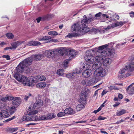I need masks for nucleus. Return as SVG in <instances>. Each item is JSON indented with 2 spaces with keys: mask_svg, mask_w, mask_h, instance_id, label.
Here are the masks:
<instances>
[{
  "mask_svg": "<svg viewBox=\"0 0 134 134\" xmlns=\"http://www.w3.org/2000/svg\"><path fill=\"white\" fill-rule=\"evenodd\" d=\"M95 19L92 18V16L91 14H90L87 17L86 15H84L80 22L77 23L72 26V30L75 32L69 34L66 37L70 38L79 36L85 33L89 32L90 29L89 27H87L88 24Z\"/></svg>",
  "mask_w": 134,
  "mask_h": 134,
  "instance_id": "f257e3e1",
  "label": "nucleus"
},
{
  "mask_svg": "<svg viewBox=\"0 0 134 134\" xmlns=\"http://www.w3.org/2000/svg\"><path fill=\"white\" fill-rule=\"evenodd\" d=\"M107 45L106 44L99 47L98 48V51L95 54V57L93 56L94 58L93 60L94 62L91 65V66H92V69L94 70H96L100 67H99L102 65V62L104 56L111 54V50L110 49H108L106 51L103 50H100L102 48L106 47Z\"/></svg>",
  "mask_w": 134,
  "mask_h": 134,
  "instance_id": "f03ea898",
  "label": "nucleus"
},
{
  "mask_svg": "<svg viewBox=\"0 0 134 134\" xmlns=\"http://www.w3.org/2000/svg\"><path fill=\"white\" fill-rule=\"evenodd\" d=\"M94 58L92 56H90L88 55H86L84 57L86 62L85 65L83 66L84 71L82 73V75L85 77H88L92 74V71L91 70H89V68L93 63Z\"/></svg>",
  "mask_w": 134,
  "mask_h": 134,
  "instance_id": "7ed1b4c3",
  "label": "nucleus"
},
{
  "mask_svg": "<svg viewBox=\"0 0 134 134\" xmlns=\"http://www.w3.org/2000/svg\"><path fill=\"white\" fill-rule=\"evenodd\" d=\"M38 112V111L37 110L31 111L29 112L28 114L23 116L22 117V120L24 121L47 120V115H42L38 118L37 115H35V114Z\"/></svg>",
  "mask_w": 134,
  "mask_h": 134,
  "instance_id": "20e7f679",
  "label": "nucleus"
},
{
  "mask_svg": "<svg viewBox=\"0 0 134 134\" xmlns=\"http://www.w3.org/2000/svg\"><path fill=\"white\" fill-rule=\"evenodd\" d=\"M14 77L18 81L22 82L24 84L29 86H33L34 83L36 82L35 78L32 77L27 78L24 76L20 75L17 72L15 74Z\"/></svg>",
  "mask_w": 134,
  "mask_h": 134,
  "instance_id": "39448f33",
  "label": "nucleus"
},
{
  "mask_svg": "<svg viewBox=\"0 0 134 134\" xmlns=\"http://www.w3.org/2000/svg\"><path fill=\"white\" fill-rule=\"evenodd\" d=\"M31 58H28L19 63L16 68L17 72H22L24 68L31 64Z\"/></svg>",
  "mask_w": 134,
  "mask_h": 134,
  "instance_id": "423d86ee",
  "label": "nucleus"
},
{
  "mask_svg": "<svg viewBox=\"0 0 134 134\" xmlns=\"http://www.w3.org/2000/svg\"><path fill=\"white\" fill-rule=\"evenodd\" d=\"M106 73V71L105 69L99 67L95 70L94 73V75L97 77H100L105 76Z\"/></svg>",
  "mask_w": 134,
  "mask_h": 134,
  "instance_id": "0eeeda50",
  "label": "nucleus"
},
{
  "mask_svg": "<svg viewBox=\"0 0 134 134\" xmlns=\"http://www.w3.org/2000/svg\"><path fill=\"white\" fill-rule=\"evenodd\" d=\"M43 105L42 101L40 99L37 100L34 103L33 107L32 106H29V107L28 110L30 111L34 110L35 108L38 109L40 108Z\"/></svg>",
  "mask_w": 134,
  "mask_h": 134,
  "instance_id": "6e6552de",
  "label": "nucleus"
},
{
  "mask_svg": "<svg viewBox=\"0 0 134 134\" xmlns=\"http://www.w3.org/2000/svg\"><path fill=\"white\" fill-rule=\"evenodd\" d=\"M1 107L3 108L4 110H5V111L8 113L9 116H10L9 113H10L11 114H12L14 112L16 107L14 106L9 108L6 104H4L3 105H2Z\"/></svg>",
  "mask_w": 134,
  "mask_h": 134,
  "instance_id": "1a4fd4ad",
  "label": "nucleus"
},
{
  "mask_svg": "<svg viewBox=\"0 0 134 134\" xmlns=\"http://www.w3.org/2000/svg\"><path fill=\"white\" fill-rule=\"evenodd\" d=\"M126 69L127 73L125 75V77H127L131 75L132 72L134 70V67L131 65H129L126 66Z\"/></svg>",
  "mask_w": 134,
  "mask_h": 134,
  "instance_id": "9d476101",
  "label": "nucleus"
},
{
  "mask_svg": "<svg viewBox=\"0 0 134 134\" xmlns=\"http://www.w3.org/2000/svg\"><path fill=\"white\" fill-rule=\"evenodd\" d=\"M107 46L106 47H105L104 48H102V49H101L100 50H103L104 51H107V49H109V48H108L107 49H105H105H104L105 48H106L108 46V44H107ZM109 49H110L111 50V53L110 55H108L105 56L104 57V58H103L104 59L103 60L102 62V63L104 65H106L108 64H110L111 63V60L110 58H107L106 59H105L104 60H103L104 59V58H105V57L106 56H109V55H111L112 54V51L111 49L110 48H109Z\"/></svg>",
  "mask_w": 134,
  "mask_h": 134,
  "instance_id": "9b49d317",
  "label": "nucleus"
},
{
  "mask_svg": "<svg viewBox=\"0 0 134 134\" xmlns=\"http://www.w3.org/2000/svg\"><path fill=\"white\" fill-rule=\"evenodd\" d=\"M87 93L86 91H83L82 92L80 95V97L82 102L85 104L86 103L87 97Z\"/></svg>",
  "mask_w": 134,
  "mask_h": 134,
  "instance_id": "f8f14e48",
  "label": "nucleus"
},
{
  "mask_svg": "<svg viewBox=\"0 0 134 134\" xmlns=\"http://www.w3.org/2000/svg\"><path fill=\"white\" fill-rule=\"evenodd\" d=\"M54 52L53 49L47 50L44 52V54L48 57H50L55 54Z\"/></svg>",
  "mask_w": 134,
  "mask_h": 134,
  "instance_id": "ddd939ff",
  "label": "nucleus"
},
{
  "mask_svg": "<svg viewBox=\"0 0 134 134\" xmlns=\"http://www.w3.org/2000/svg\"><path fill=\"white\" fill-rule=\"evenodd\" d=\"M134 83H133L129 86L126 89V90L128 91L129 93L132 95L134 94V85H133Z\"/></svg>",
  "mask_w": 134,
  "mask_h": 134,
  "instance_id": "4468645a",
  "label": "nucleus"
},
{
  "mask_svg": "<svg viewBox=\"0 0 134 134\" xmlns=\"http://www.w3.org/2000/svg\"><path fill=\"white\" fill-rule=\"evenodd\" d=\"M65 113L66 114L70 115L74 114L76 113L75 110L70 107L64 110Z\"/></svg>",
  "mask_w": 134,
  "mask_h": 134,
  "instance_id": "2eb2a0df",
  "label": "nucleus"
},
{
  "mask_svg": "<svg viewBox=\"0 0 134 134\" xmlns=\"http://www.w3.org/2000/svg\"><path fill=\"white\" fill-rule=\"evenodd\" d=\"M68 53L69 54V56L72 58L75 57L77 54L76 51L73 49L69 50L68 51Z\"/></svg>",
  "mask_w": 134,
  "mask_h": 134,
  "instance_id": "dca6fc26",
  "label": "nucleus"
},
{
  "mask_svg": "<svg viewBox=\"0 0 134 134\" xmlns=\"http://www.w3.org/2000/svg\"><path fill=\"white\" fill-rule=\"evenodd\" d=\"M9 116V114L8 113L5 111V110L4 109L1 110L0 112V119H2L3 118H6Z\"/></svg>",
  "mask_w": 134,
  "mask_h": 134,
  "instance_id": "f3484780",
  "label": "nucleus"
},
{
  "mask_svg": "<svg viewBox=\"0 0 134 134\" xmlns=\"http://www.w3.org/2000/svg\"><path fill=\"white\" fill-rule=\"evenodd\" d=\"M19 99L20 98L18 97H16L12 101V104L14 106L16 107L19 105Z\"/></svg>",
  "mask_w": 134,
  "mask_h": 134,
  "instance_id": "a211bd4d",
  "label": "nucleus"
},
{
  "mask_svg": "<svg viewBox=\"0 0 134 134\" xmlns=\"http://www.w3.org/2000/svg\"><path fill=\"white\" fill-rule=\"evenodd\" d=\"M42 56V55L40 54H38L37 55H33L31 57H29V58H31L32 60L31 63L33 60H40L41 58V57Z\"/></svg>",
  "mask_w": 134,
  "mask_h": 134,
  "instance_id": "6ab92c4d",
  "label": "nucleus"
},
{
  "mask_svg": "<svg viewBox=\"0 0 134 134\" xmlns=\"http://www.w3.org/2000/svg\"><path fill=\"white\" fill-rule=\"evenodd\" d=\"M41 44V43L38 41H31L29 42L27 45L29 46H36L40 45Z\"/></svg>",
  "mask_w": 134,
  "mask_h": 134,
  "instance_id": "aec40b11",
  "label": "nucleus"
},
{
  "mask_svg": "<svg viewBox=\"0 0 134 134\" xmlns=\"http://www.w3.org/2000/svg\"><path fill=\"white\" fill-rule=\"evenodd\" d=\"M66 76L70 79L72 80L74 79L75 75L74 71H73L70 73L67 74L66 75Z\"/></svg>",
  "mask_w": 134,
  "mask_h": 134,
  "instance_id": "412c9836",
  "label": "nucleus"
},
{
  "mask_svg": "<svg viewBox=\"0 0 134 134\" xmlns=\"http://www.w3.org/2000/svg\"><path fill=\"white\" fill-rule=\"evenodd\" d=\"M46 86V83L45 82H41L37 84L36 85V87L38 88H43Z\"/></svg>",
  "mask_w": 134,
  "mask_h": 134,
  "instance_id": "4be33fe9",
  "label": "nucleus"
},
{
  "mask_svg": "<svg viewBox=\"0 0 134 134\" xmlns=\"http://www.w3.org/2000/svg\"><path fill=\"white\" fill-rule=\"evenodd\" d=\"M22 42H21L20 41H18L15 42L12 45V48L13 49L15 48L21 44Z\"/></svg>",
  "mask_w": 134,
  "mask_h": 134,
  "instance_id": "5701e85b",
  "label": "nucleus"
},
{
  "mask_svg": "<svg viewBox=\"0 0 134 134\" xmlns=\"http://www.w3.org/2000/svg\"><path fill=\"white\" fill-rule=\"evenodd\" d=\"M51 37L48 36H43L41 38H39L38 40L40 41L46 40L51 39Z\"/></svg>",
  "mask_w": 134,
  "mask_h": 134,
  "instance_id": "b1692460",
  "label": "nucleus"
},
{
  "mask_svg": "<svg viewBox=\"0 0 134 134\" xmlns=\"http://www.w3.org/2000/svg\"><path fill=\"white\" fill-rule=\"evenodd\" d=\"M85 107L84 104H78L76 107V109L77 111H79L81 110Z\"/></svg>",
  "mask_w": 134,
  "mask_h": 134,
  "instance_id": "393cba45",
  "label": "nucleus"
},
{
  "mask_svg": "<svg viewBox=\"0 0 134 134\" xmlns=\"http://www.w3.org/2000/svg\"><path fill=\"white\" fill-rule=\"evenodd\" d=\"M126 113V110L124 109H122L121 110L116 112V115L118 116L121 115Z\"/></svg>",
  "mask_w": 134,
  "mask_h": 134,
  "instance_id": "a878e982",
  "label": "nucleus"
},
{
  "mask_svg": "<svg viewBox=\"0 0 134 134\" xmlns=\"http://www.w3.org/2000/svg\"><path fill=\"white\" fill-rule=\"evenodd\" d=\"M32 96V95L31 93H27L25 95L24 99L25 100L27 101Z\"/></svg>",
  "mask_w": 134,
  "mask_h": 134,
  "instance_id": "bb28decb",
  "label": "nucleus"
},
{
  "mask_svg": "<svg viewBox=\"0 0 134 134\" xmlns=\"http://www.w3.org/2000/svg\"><path fill=\"white\" fill-rule=\"evenodd\" d=\"M55 115L53 114L48 113L47 115V120L55 118Z\"/></svg>",
  "mask_w": 134,
  "mask_h": 134,
  "instance_id": "cd10ccee",
  "label": "nucleus"
},
{
  "mask_svg": "<svg viewBox=\"0 0 134 134\" xmlns=\"http://www.w3.org/2000/svg\"><path fill=\"white\" fill-rule=\"evenodd\" d=\"M65 50L63 48H61L59 49H57V51L60 55H63L64 53Z\"/></svg>",
  "mask_w": 134,
  "mask_h": 134,
  "instance_id": "c85d7f7f",
  "label": "nucleus"
},
{
  "mask_svg": "<svg viewBox=\"0 0 134 134\" xmlns=\"http://www.w3.org/2000/svg\"><path fill=\"white\" fill-rule=\"evenodd\" d=\"M18 129V127L16 128H9L8 129V131L10 132H15Z\"/></svg>",
  "mask_w": 134,
  "mask_h": 134,
  "instance_id": "c756f323",
  "label": "nucleus"
},
{
  "mask_svg": "<svg viewBox=\"0 0 134 134\" xmlns=\"http://www.w3.org/2000/svg\"><path fill=\"white\" fill-rule=\"evenodd\" d=\"M48 34L49 35L53 36L57 35H58L57 32L53 31H51L49 32Z\"/></svg>",
  "mask_w": 134,
  "mask_h": 134,
  "instance_id": "7c9ffc66",
  "label": "nucleus"
},
{
  "mask_svg": "<svg viewBox=\"0 0 134 134\" xmlns=\"http://www.w3.org/2000/svg\"><path fill=\"white\" fill-rule=\"evenodd\" d=\"M126 23L125 21H124L123 22L122 21H120V22H117L115 23V24L116 26H121L124 24H125Z\"/></svg>",
  "mask_w": 134,
  "mask_h": 134,
  "instance_id": "2f4dec72",
  "label": "nucleus"
},
{
  "mask_svg": "<svg viewBox=\"0 0 134 134\" xmlns=\"http://www.w3.org/2000/svg\"><path fill=\"white\" fill-rule=\"evenodd\" d=\"M6 36L8 38L11 39L13 38L14 37L13 34L11 33H9L6 34Z\"/></svg>",
  "mask_w": 134,
  "mask_h": 134,
  "instance_id": "473e14b6",
  "label": "nucleus"
},
{
  "mask_svg": "<svg viewBox=\"0 0 134 134\" xmlns=\"http://www.w3.org/2000/svg\"><path fill=\"white\" fill-rule=\"evenodd\" d=\"M64 70L63 69H59L58 70L57 72V74L59 75L62 76L63 74Z\"/></svg>",
  "mask_w": 134,
  "mask_h": 134,
  "instance_id": "72a5a7b5",
  "label": "nucleus"
},
{
  "mask_svg": "<svg viewBox=\"0 0 134 134\" xmlns=\"http://www.w3.org/2000/svg\"><path fill=\"white\" fill-rule=\"evenodd\" d=\"M82 70L80 68H77L75 69V71H74V72L75 75L76 74H79L81 72Z\"/></svg>",
  "mask_w": 134,
  "mask_h": 134,
  "instance_id": "f704fd0d",
  "label": "nucleus"
},
{
  "mask_svg": "<svg viewBox=\"0 0 134 134\" xmlns=\"http://www.w3.org/2000/svg\"><path fill=\"white\" fill-rule=\"evenodd\" d=\"M37 78L40 80L41 81H44L46 79V77L44 76H38Z\"/></svg>",
  "mask_w": 134,
  "mask_h": 134,
  "instance_id": "c9c22d12",
  "label": "nucleus"
},
{
  "mask_svg": "<svg viewBox=\"0 0 134 134\" xmlns=\"http://www.w3.org/2000/svg\"><path fill=\"white\" fill-rule=\"evenodd\" d=\"M87 82L88 84H87L88 85V86H90L91 85H93L94 83L93 80L92 79H91L89 80H87Z\"/></svg>",
  "mask_w": 134,
  "mask_h": 134,
  "instance_id": "e433bc0d",
  "label": "nucleus"
},
{
  "mask_svg": "<svg viewBox=\"0 0 134 134\" xmlns=\"http://www.w3.org/2000/svg\"><path fill=\"white\" fill-rule=\"evenodd\" d=\"M82 84L83 85L86 86H88L87 82V80H83L81 82Z\"/></svg>",
  "mask_w": 134,
  "mask_h": 134,
  "instance_id": "4c0bfd02",
  "label": "nucleus"
},
{
  "mask_svg": "<svg viewBox=\"0 0 134 134\" xmlns=\"http://www.w3.org/2000/svg\"><path fill=\"white\" fill-rule=\"evenodd\" d=\"M70 60V59H67L64 62V67H67L68 66V64L69 63V62Z\"/></svg>",
  "mask_w": 134,
  "mask_h": 134,
  "instance_id": "58836bf2",
  "label": "nucleus"
},
{
  "mask_svg": "<svg viewBox=\"0 0 134 134\" xmlns=\"http://www.w3.org/2000/svg\"><path fill=\"white\" fill-rule=\"evenodd\" d=\"M116 26L115 24V23L114 24H112L110 25L109 26H108L107 28L106 29H109L111 28H113L115 27H116Z\"/></svg>",
  "mask_w": 134,
  "mask_h": 134,
  "instance_id": "ea45409f",
  "label": "nucleus"
},
{
  "mask_svg": "<svg viewBox=\"0 0 134 134\" xmlns=\"http://www.w3.org/2000/svg\"><path fill=\"white\" fill-rule=\"evenodd\" d=\"M65 114L64 111V112H60L58 114L57 116L58 117H60L64 116Z\"/></svg>",
  "mask_w": 134,
  "mask_h": 134,
  "instance_id": "a19ab883",
  "label": "nucleus"
},
{
  "mask_svg": "<svg viewBox=\"0 0 134 134\" xmlns=\"http://www.w3.org/2000/svg\"><path fill=\"white\" fill-rule=\"evenodd\" d=\"M6 99L7 100H12L14 99V97H13L9 96H6Z\"/></svg>",
  "mask_w": 134,
  "mask_h": 134,
  "instance_id": "79ce46f5",
  "label": "nucleus"
},
{
  "mask_svg": "<svg viewBox=\"0 0 134 134\" xmlns=\"http://www.w3.org/2000/svg\"><path fill=\"white\" fill-rule=\"evenodd\" d=\"M108 16V18H112L114 16V14L113 13H108L107 14Z\"/></svg>",
  "mask_w": 134,
  "mask_h": 134,
  "instance_id": "37998d69",
  "label": "nucleus"
},
{
  "mask_svg": "<svg viewBox=\"0 0 134 134\" xmlns=\"http://www.w3.org/2000/svg\"><path fill=\"white\" fill-rule=\"evenodd\" d=\"M9 57L10 56L9 55H3L2 56L3 58H6L8 60H9L10 59V58Z\"/></svg>",
  "mask_w": 134,
  "mask_h": 134,
  "instance_id": "c03bdc74",
  "label": "nucleus"
},
{
  "mask_svg": "<svg viewBox=\"0 0 134 134\" xmlns=\"http://www.w3.org/2000/svg\"><path fill=\"white\" fill-rule=\"evenodd\" d=\"M126 67L124 68H123L121 69V70L120 72L121 74H123L125 72H127V71H126Z\"/></svg>",
  "mask_w": 134,
  "mask_h": 134,
  "instance_id": "a18cd8bd",
  "label": "nucleus"
},
{
  "mask_svg": "<svg viewBox=\"0 0 134 134\" xmlns=\"http://www.w3.org/2000/svg\"><path fill=\"white\" fill-rule=\"evenodd\" d=\"M15 116H13L11 118H9L8 119H7L6 120H5V121L7 122L9 121L12 120L13 119H15Z\"/></svg>",
  "mask_w": 134,
  "mask_h": 134,
  "instance_id": "49530a36",
  "label": "nucleus"
},
{
  "mask_svg": "<svg viewBox=\"0 0 134 134\" xmlns=\"http://www.w3.org/2000/svg\"><path fill=\"white\" fill-rule=\"evenodd\" d=\"M110 89H114L116 90H119V88L117 87H115V86H110L109 87Z\"/></svg>",
  "mask_w": 134,
  "mask_h": 134,
  "instance_id": "de8ad7c7",
  "label": "nucleus"
},
{
  "mask_svg": "<svg viewBox=\"0 0 134 134\" xmlns=\"http://www.w3.org/2000/svg\"><path fill=\"white\" fill-rule=\"evenodd\" d=\"M102 109V108L101 107H99L97 110H94L93 111V113L95 114H96L98 112L100 111Z\"/></svg>",
  "mask_w": 134,
  "mask_h": 134,
  "instance_id": "09e8293b",
  "label": "nucleus"
},
{
  "mask_svg": "<svg viewBox=\"0 0 134 134\" xmlns=\"http://www.w3.org/2000/svg\"><path fill=\"white\" fill-rule=\"evenodd\" d=\"M102 13L101 12H99L98 13L96 14L95 16V17H96L98 18L99 17L101 16Z\"/></svg>",
  "mask_w": 134,
  "mask_h": 134,
  "instance_id": "8fccbe9b",
  "label": "nucleus"
},
{
  "mask_svg": "<svg viewBox=\"0 0 134 134\" xmlns=\"http://www.w3.org/2000/svg\"><path fill=\"white\" fill-rule=\"evenodd\" d=\"M96 77L93 78L92 79L93 80L94 83L97 82L98 80H99V79H98V78H99V77Z\"/></svg>",
  "mask_w": 134,
  "mask_h": 134,
  "instance_id": "3c124183",
  "label": "nucleus"
},
{
  "mask_svg": "<svg viewBox=\"0 0 134 134\" xmlns=\"http://www.w3.org/2000/svg\"><path fill=\"white\" fill-rule=\"evenodd\" d=\"M120 104V103L119 102H118L113 105V106L115 107H117L118 105H119Z\"/></svg>",
  "mask_w": 134,
  "mask_h": 134,
  "instance_id": "603ef678",
  "label": "nucleus"
},
{
  "mask_svg": "<svg viewBox=\"0 0 134 134\" xmlns=\"http://www.w3.org/2000/svg\"><path fill=\"white\" fill-rule=\"evenodd\" d=\"M123 75V74H121L119 75H118L120 79L123 78L124 77L125 78L126 77H125V75Z\"/></svg>",
  "mask_w": 134,
  "mask_h": 134,
  "instance_id": "864d4df0",
  "label": "nucleus"
},
{
  "mask_svg": "<svg viewBox=\"0 0 134 134\" xmlns=\"http://www.w3.org/2000/svg\"><path fill=\"white\" fill-rule=\"evenodd\" d=\"M42 18L39 17L38 18L36 19V20H37V22L38 23H39L40 22V21L42 20Z\"/></svg>",
  "mask_w": 134,
  "mask_h": 134,
  "instance_id": "5fc2aeb1",
  "label": "nucleus"
},
{
  "mask_svg": "<svg viewBox=\"0 0 134 134\" xmlns=\"http://www.w3.org/2000/svg\"><path fill=\"white\" fill-rule=\"evenodd\" d=\"M105 118V117H103L101 116H100L98 117V120H104Z\"/></svg>",
  "mask_w": 134,
  "mask_h": 134,
  "instance_id": "6e6d98bb",
  "label": "nucleus"
},
{
  "mask_svg": "<svg viewBox=\"0 0 134 134\" xmlns=\"http://www.w3.org/2000/svg\"><path fill=\"white\" fill-rule=\"evenodd\" d=\"M36 124L35 123H31L27 124V127H30V125H35Z\"/></svg>",
  "mask_w": 134,
  "mask_h": 134,
  "instance_id": "4d7b16f0",
  "label": "nucleus"
},
{
  "mask_svg": "<svg viewBox=\"0 0 134 134\" xmlns=\"http://www.w3.org/2000/svg\"><path fill=\"white\" fill-rule=\"evenodd\" d=\"M1 100L3 102H6L7 101L6 97H2L1 98Z\"/></svg>",
  "mask_w": 134,
  "mask_h": 134,
  "instance_id": "13d9d810",
  "label": "nucleus"
},
{
  "mask_svg": "<svg viewBox=\"0 0 134 134\" xmlns=\"http://www.w3.org/2000/svg\"><path fill=\"white\" fill-rule=\"evenodd\" d=\"M108 92V91H107L104 90H103L102 92V96H103L104 95L106 94L107 92Z\"/></svg>",
  "mask_w": 134,
  "mask_h": 134,
  "instance_id": "bf43d9fd",
  "label": "nucleus"
},
{
  "mask_svg": "<svg viewBox=\"0 0 134 134\" xmlns=\"http://www.w3.org/2000/svg\"><path fill=\"white\" fill-rule=\"evenodd\" d=\"M118 98L119 99H121L122 98L123 96L121 94H119L118 96Z\"/></svg>",
  "mask_w": 134,
  "mask_h": 134,
  "instance_id": "052dcab7",
  "label": "nucleus"
},
{
  "mask_svg": "<svg viewBox=\"0 0 134 134\" xmlns=\"http://www.w3.org/2000/svg\"><path fill=\"white\" fill-rule=\"evenodd\" d=\"M101 15H102L103 17H106L107 18H108V16L107 14H102V13Z\"/></svg>",
  "mask_w": 134,
  "mask_h": 134,
  "instance_id": "680f3d73",
  "label": "nucleus"
},
{
  "mask_svg": "<svg viewBox=\"0 0 134 134\" xmlns=\"http://www.w3.org/2000/svg\"><path fill=\"white\" fill-rule=\"evenodd\" d=\"M124 121L122 119H121L120 120V121H117L116 123V124H119V123H121L122 122Z\"/></svg>",
  "mask_w": 134,
  "mask_h": 134,
  "instance_id": "e2e57ef3",
  "label": "nucleus"
},
{
  "mask_svg": "<svg viewBox=\"0 0 134 134\" xmlns=\"http://www.w3.org/2000/svg\"><path fill=\"white\" fill-rule=\"evenodd\" d=\"M13 49V48L12 47H7L5 48H4V50H8V49Z\"/></svg>",
  "mask_w": 134,
  "mask_h": 134,
  "instance_id": "0e129e2a",
  "label": "nucleus"
},
{
  "mask_svg": "<svg viewBox=\"0 0 134 134\" xmlns=\"http://www.w3.org/2000/svg\"><path fill=\"white\" fill-rule=\"evenodd\" d=\"M63 26V24L60 25L59 26V27L60 29H61L62 28Z\"/></svg>",
  "mask_w": 134,
  "mask_h": 134,
  "instance_id": "69168bd1",
  "label": "nucleus"
},
{
  "mask_svg": "<svg viewBox=\"0 0 134 134\" xmlns=\"http://www.w3.org/2000/svg\"><path fill=\"white\" fill-rule=\"evenodd\" d=\"M105 101L104 102V103L102 104L101 105L100 107H101V108L102 107H103L104 106V104L105 103Z\"/></svg>",
  "mask_w": 134,
  "mask_h": 134,
  "instance_id": "338daca9",
  "label": "nucleus"
},
{
  "mask_svg": "<svg viewBox=\"0 0 134 134\" xmlns=\"http://www.w3.org/2000/svg\"><path fill=\"white\" fill-rule=\"evenodd\" d=\"M120 134H126L125 132L123 130H121L120 132Z\"/></svg>",
  "mask_w": 134,
  "mask_h": 134,
  "instance_id": "774afa93",
  "label": "nucleus"
}]
</instances>
